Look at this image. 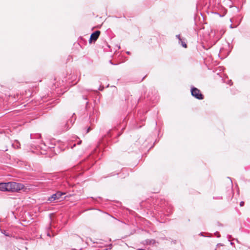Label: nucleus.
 <instances>
[{"label": "nucleus", "mask_w": 250, "mask_h": 250, "mask_svg": "<svg viewBox=\"0 0 250 250\" xmlns=\"http://www.w3.org/2000/svg\"><path fill=\"white\" fill-rule=\"evenodd\" d=\"M2 233H3V234H4L6 236H8V235H9L8 234H6V233H5V230H4V232H2Z\"/></svg>", "instance_id": "nucleus-13"}, {"label": "nucleus", "mask_w": 250, "mask_h": 250, "mask_svg": "<svg viewBox=\"0 0 250 250\" xmlns=\"http://www.w3.org/2000/svg\"><path fill=\"white\" fill-rule=\"evenodd\" d=\"M244 205V202L243 201H241L240 203V206L241 207H242Z\"/></svg>", "instance_id": "nucleus-9"}, {"label": "nucleus", "mask_w": 250, "mask_h": 250, "mask_svg": "<svg viewBox=\"0 0 250 250\" xmlns=\"http://www.w3.org/2000/svg\"><path fill=\"white\" fill-rule=\"evenodd\" d=\"M7 191L13 192H18L24 188V186L21 183L14 182H10L6 183Z\"/></svg>", "instance_id": "nucleus-2"}, {"label": "nucleus", "mask_w": 250, "mask_h": 250, "mask_svg": "<svg viewBox=\"0 0 250 250\" xmlns=\"http://www.w3.org/2000/svg\"><path fill=\"white\" fill-rule=\"evenodd\" d=\"M91 198H92L93 200H95L96 201H97V199H101V198L100 197H98L97 198L94 199L93 198V197H91Z\"/></svg>", "instance_id": "nucleus-11"}, {"label": "nucleus", "mask_w": 250, "mask_h": 250, "mask_svg": "<svg viewBox=\"0 0 250 250\" xmlns=\"http://www.w3.org/2000/svg\"><path fill=\"white\" fill-rule=\"evenodd\" d=\"M100 33L101 32L100 31H96L95 32L93 33L90 36L89 42H91L92 41H96L99 38Z\"/></svg>", "instance_id": "nucleus-5"}, {"label": "nucleus", "mask_w": 250, "mask_h": 250, "mask_svg": "<svg viewBox=\"0 0 250 250\" xmlns=\"http://www.w3.org/2000/svg\"><path fill=\"white\" fill-rule=\"evenodd\" d=\"M191 94L193 96L199 100H202L204 99L203 95L201 93L199 89L197 88L194 87L191 89Z\"/></svg>", "instance_id": "nucleus-3"}, {"label": "nucleus", "mask_w": 250, "mask_h": 250, "mask_svg": "<svg viewBox=\"0 0 250 250\" xmlns=\"http://www.w3.org/2000/svg\"><path fill=\"white\" fill-rule=\"evenodd\" d=\"M144 250V249H138V250Z\"/></svg>", "instance_id": "nucleus-14"}, {"label": "nucleus", "mask_w": 250, "mask_h": 250, "mask_svg": "<svg viewBox=\"0 0 250 250\" xmlns=\"http://www.w3.org/2000/svg\"><path fill=\"white\" fill-rule=\"evenodd\" d=\"M90 130V127H88L87 130V132L86 133H88L89 131Z\"/></svg>", "instance_id": "nucleus-12"}, {"label": "nucleus", "mask_w": 250, "mask_h": 250, "mask_svg": "<svg viewBox=\"0 0 250 250\" xmlns=\"http://www.w3.org/2000/svg\"><path fill=\"white\" fill-rule=\"evenodd\" d=\"M176 37L179 40V41H181V38H180V35H176Z\"/></svg>", "instance_id": "nucleus-10"}, {"label": "nucleus", "mask_w": 250, "mask_h": 250, "mask_svg": "<svg viewBox=\"0 0 250 250\" xmlns=\"http://www.w3.org/2000/svg\"><path fill=\"white\" fill-rule=\"evenodd\" d=\"M221 198H222L221 197H219V198H218L217 199H220Z\"/></svg>", "instance_id": "nucleus-16"}, {"label": "nucleus", "mask_w": 250, "mask_h": 250, "mask_svg": "<svg viewBox=\"0 0 250 250\" xmlns=\"http://www.w3.org/2000/svg\"><path fill=\"white\" fill-rule=\"evenodd\" d=\"M65 193L58 191L55 194L52 195L48 199V200L51 202L54 201L56 200H60L62 198V196L64 195Z\"/></svg>", "instance_id": "nucleus-4"}, {"label": "nucleus", "mask_w": 250, "mask_h": 250, "mask_svg": "<svg viewBox=\"0 0 250 250\" xmlns=\"http://www.w3.org/2000/svg\"><path fill=\"white\" fill-rule=\"evenodd\" d=\"M200 234L201 235H202V236H203V234H202V232H201V233H200Z\"/></svg>", "instance_id": "nucleus-15"}, {"label": "nucleus", "mask_w": 250, "mask_h": 250, "mask_svg": "<svg viewBox=\"0 0 250 250\" xmlns=\"http://www.w3.org/2000/svg\"><path fill=\"white\" fill-rule=\"evenodd\" d=\"M154 205L155 209L158 211H166L168 213L167 215L172 212V207L164 199H157L154 203Z\"/></svg>", "instance_id": "nucleus-1"}, {"label": "nucleus", "mask_w": 250, "mask_h": 250, "mask_svg": "<svg viewBox=\"0 0 250 250\" xmlns=\"http://www.w3.org/2000/svg\"><path fill=\"white\" fill-rule=\"evenodd\" d=\"M6 183H0V190L2 191H7Z\"/></svg>", "instance_id": "nucleus-6"}, {"label": "nucleus", "mask_w": 250, "mask_h": 250, "mask_svg": "<svg viewBox=\"0 0 250 250\" xmlns=\"http://www.w3.org/2000/svg\"><path fill=\"white\" fill-rule=\"evenodd\" d=\"M181 41V45L184 47V48H187V44L183 41H182V40L180 41Z\"/></svg>", "instance_id": "nucleus-7"}, {"label": "nucleus", "mask_w": 250, "mask_h": 250, "mask_svg": "<svg viewBox=\"0 0 250 250\" xmlns=\"http://www.w3.org/2000/svg\"><path fill=\"white\" fill-rule=\"evenodd\" d=\"M228 180H229L230 181V188H231L232 187V181H231V180L229 177H228Z\"/></svg>", "instance_id": "nucleus-8"}]
</instances>
